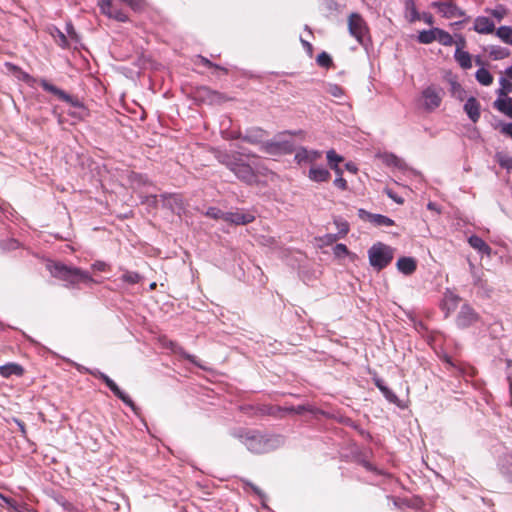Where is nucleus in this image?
<instances>
[{
  "label": "nucleus",
  "instance_id": "1",
  "mask_svg": "<svg viewBox=\"0 0 512 512\" xmlns=\"http://www.w3.org/2000/svg\"><path fill=\"white\" fill-rule=\"evenodd\" d=\"M238 439L252 453H267L282 445L281 436L262 434L252 429H238L233 432Z\"/></svg>",
  "mask_w": 512,
  "mask_h": 512
},
{
  "label": "nucleus",
  "instance_id": "12",
  "mask_svg": "<svg viewBox=\"0 0 512 512\" xmlns=\"http://www.w3.org/2000/svg\"><path fill=\"white\" fill-rule=\"evenodd\" d=\"M477 314L469 305H463L457 315L456 323L458 327L466 328L477 321Z\"/></svg>",
  "mask_w": 512,
  "mask_h": 512
},
{
  "label": "nucleus",
  "instance_id": "11",
  "mask_svg": "<svg viewBox=\"0 0 512 512\" xmlns=\"http://www.w3.org/2000/svg\"><path fill=\"white\" fill-rule=\"evenodd\" d=\"M358 215L361 219L367 220L370 223L374 224L375 226L388 227L394 225V221L391 218L381 214H373L365 211L364 209H359Z\"/></svg>",
  "mask_w": 512,
  "mask_h": 512
},
{
  "label": "nucleus",
  "instance_id": "8",
  "mask_svg": "<svg viewBox=\"0 0 512 512\" xmlns=\"http://www.w3.org/2000/svg\"><path fill=\"white\" fill-rule=\"evenodd\" d=\"M93 376L98 377L102 379L106 385L110 388V390L117 396L119 399H121L126 405L131 407L132 409H135L134 403L131 400V398L125 394L120 388L117 386V384L109 378L106 374L100 372L99 370H91L89 371Z\"/></svg>",
  "mask_w": 512,
  "mask_h": 512
},
{
  "label": "nucleus",
  "instance_id": "64",
  "mask_svg": "<svg viewBox=\"0 0 512 512\" xmlns=\"http://www.w3.org/2000/svg\"><path fill=\"white\" fill-rule=\"evenodd\" d=\"M304 410H305L304 406H298L296 409H294V411L298 414L302 413Z\"/></svg>",
  "mask_w": 512,
  "mask_h": 512
},
{
  "label": "nucleus",
  "instance_id": "28",
  "mask_svg": "<svg viewBox=\"0 0 512 512\" xmlns=\"http://www.w3.org/2000/svg\"><path fill=\"white\" fill-rule=\"evenodd\" d=\"M0 374L3 377L20 376L23 374V368L18 364L9 363L0 367Z\"/></svg>",
  "mask_w": 512,
  "mask_h": 512
},
{
  "label": "nucleus",
  "instance_id": "45",
  "mask_svg": "<svg viewBox=\"0 0 512 512\" xmlns=\"http://www.w3.org/2000/svg\"><path fill=\"white\" fill-rule=\"evenodd\" d=\"M328 92L336 97V98H340L343 96V89L341 87H339L338 85H330L329 88H328Z\"/></svg>",
  "mask_w": 512,
  "mask_h": 512
},
{
  "label": "nucleus",
  "instance_id": "35",
  "mask_svg": "<svg viewBox=\"0 0 512 512\" xmlns=\"http://www.w3.org/2000/svg\"><path fill=\"white\" fill-rule=\"evenodd\" d=\"M489 56L493 60H502L509 56V51L500 46H491L489 49Z\"/></svg>",
  "mask_w": 512,
  "mask_h": 512
},
{
  "label": "nucleus",
  "instance_id": "23",
  "mask_svg": "<svg viewBox=\"0 0 512 512\" xmlns=\"http://www.w3.org/2000/svg\"><path fill=\"white\" fill-rule=\"evenodd\" d=\"M380 158L382 162L387 166H392L401 170L407 168L406 162L402 158L396 156L393 153H383L382 155H380Z\"/></svg>",
  "mask_w": 512,
  "mask_h": 512
},
{
  "label": "nucleus",
  "instance_id": "29",
  "mask_svg": "<svg viewBox=\"0 0 512 512\" xmlns=\"http://www.w3.org/2000/svg\"><path fill=\"white\" fill-rule=\"evenodd\" d=\"M216 159L223 165H225L229 170L237 161V157L235 155H231L225 151H216L215 153Z\"/></svg>",
  "mask_w": 512,
  "mask_h": 512
},
{
  "label": "nucleus",
  "instance_id": "48",
  "mask_svg": "<svg viewBox=\"0 0 512 512\" xmlns=\"http://www.w3.org/2000/svg\"><path fill=\"white\" fill-rule=\"evenodd\" d=\"M385 193L387 196L395 201L398 204H402L404 202L403 198L399 197L396 193H394L391 189H385Z\"/></svg>",
  "mask_w": 512,
  "mask_h": 512
},
{
  "label": "nucleus",
  "instance_id": "14",
  "mask_svg": "<svg viewBox=\"0 0 512 512\" xmlns=\"http://www.w3.org/2000/svg\"><path fill=\"white\" fill-rule=\"evenodd\" d=\"M473 29L479 34H491L495 30V24L489 17L478 16L474 20Z\"/></svg>",
  "mask_w": 512,
  "mask_h": 512
},
{
  "label": "nucleus",
  "instance_id": "47",
  "mask_svg": "<svg viewBox=\"0 0 512 512\" xmlns=\"http://www.w3.org/2000/svg\"><path fill=\"white\" fill-rule=\"evenodd\" d=\"M110 18H114L120 22H126L128 20L127 15L117 9L114 10L113 15H111Z\"/></svg>",
  "mask_w": 512,
  "mask_h": 512
},
{
  "label": "nucleus",
  "instance_id": "16",
  "mask_svg": "<svg viewBox=\"0 0 512 512\" xmlns=\"http://www.w3.org/2000/svg\"><path fill=\"white\" fill-rule=\"evenodd\" d=\"M469 245L475 249L481 255H485L487 257H491L492 249L491 247L479 236L472 235L468 238Z\"/></svg>",
  "mask_w": 512,
  "mask_h": 512
},
{
  "label": "nucleus",
  "instance_id": "57",
  "mask_svg": "<svg viewBox=\"0 0 512 512\" xmlns=\"http://www.w3.org/2000/svg\"><path fill=\"white\" fill-rule=\"evenodd\" d=\"M202 92H203L205 95L209 96V98H210V100H211V101H212V100L215 98V96H216V93H215V92H212V91H210V90H209V89H207V88H204V89L202 90Z\"/></svg>",
  "mask_w": 512,
  "mask_h": 512
},
{
  "label": "nucleus",
  "instance_id": "2",
  "mask_svg": "<svg viewBox=\"0 0 512 512\" xmlns=\"http://www.w3.org/2000/svg\"><path fill=\"white\" fill-rule=\"evenodd\" d=\"M46 267L53 277L66 282L67 285L75 286L79 283H94L91 275L80 268L53 261L47 262Z\"/></svg>",
  "mask_w": 512,
  "mask_h": 512
},
{
  "label": "nucleus",
  "instance_id": "42",
  "mask_svg": "<svg viewBox=\"0 0 512 512\" xmlns=\"http://www.w3.org/2000/svg\"><path fill=\"white\" fill-rule=\"evenodd\" d=\"M206 216L213 218V219H223V215H225V212H222L220 209L215 207H210L206 211Z\"/></svg>",
  "mask_w": 512,
  "mask_h": 512
},
{
  "label": "nucleus",
  "instance_id": "32",
  "mask_svg": "<svg viewBox=\"0 0 512 512\" xmlns=\"http://www.w3.org/2000/svg\"><path fill=\"white\" fill-rule=\"evenodd\" d=\"M496 35L504 43L512 45V27H510V26H500L496 30Z\"/></svg>",
  "mask_w": 512,
  "mask_h": 512
},
{
  "label": "nucleus",
  "instance_id": "44",
  "mask_svg": "<svg viewBox=\"0 0 512 512\" xmlns=\"http://www.w3.org/2000/svg\"><path fill=\"white\" fill-rule=\"evenodd\" d=\"M451 92L454 96L461 98L462 94L464 93V90L460 83H458L457 81H452L451 82Z\"/></svg>",
  "mask_w": 512,
  "mask_h": 512
},
{
  "label": "nucleus",
  "instance_id": "20",
  "mask_svg": "<svg viewBox=\"0 0 512 512\" xmlns=\"http://www.w3.org/2000/svg\"><path fill=\"white\" fill-rule=\"evenodd\" d=\"M396 267L404 275H411L417 268V262L412 257H401L397 260Z\"/></svg>",
  "mask_w": 512,
  "mask_h": 512
},
{
  "label": "nucleus",
  "instance_id": "61",
  "mask_svg": "<svg viewBox=\"0 0 512 512\" xmlns=\"http://www.w3.org/2000/svg\"><path fill=\"white\" fill-rule=\"evenodd\" d=\"M182 355L188 359L190 362L195 363V357L186 353H182Z\"/></svg>",
  "mask_w": 512,
  "mask_h": 512
},
{
  "label": "nucleus",
  "instance_id": "62",
  "mask_svg": "<svg viewBox=\"0 0 512 512\" xmlns=\"http://www.w3.org/2000/svg\"><path fill=\"white\" fill-rule=\"evenodd\" d=\"M389 401L395 402L397 399L396 395L392 392V394H388V396H385Z\"/></svg>",
  "mask_w": 512,
  "mask_h": 512
},
{
  "label": "nucleus",
  "instance_id": "46",
  "mask_svg": "<svg viewBox=\"0 0 512 512\" xmlns=\"http://www.w3.org/2000/svg\"><path fill=\"white\" fill-rule=\"evenodd\" d=\"M334 185L341 190H345L347 188V182L342 175H337L334 180Z\"/></svg>",
  "mask_w": 512,
  "mask_h": 512
},
{
  "label": "nucleus",
  "instance_id": "58",
  "mask_svg": "<svg viewBox=\"0 0 512 512\" xmlns=\"http://www.w3.org/2000/svg\"><path fill=\"white\" fill-rule=\"evenodd\" d=\"M328 242L336 241L339 237L338 234H328L327 236Z\"/></svg>",
  "mask_w": 512,
  "mask_h": 512
},
{
  "label": "nucleus",
  "instance_id": "63",
  "mask_svg": "<svg viewBox=\"0 0 512 512\" xmlns=\"http://www.w3.org/2000/svg\"><path fill=\"white\" fill-rule=\"evenodd\" d=\"M505 74L512 79V65L505 70Z\"/></svg>",
  "mask_w": 512,
  "mask_h": 512
},
{
  "label": "nucleus",
  "instance_id": "25",
  "mask_svg": "<svg viewBox=\"0 0 512 512\" xmlns=\"http://www.w3.org/2000/svg\"><path fill=\"white\" fill-rule=\"evenodd\" d=\"M265 136V132L259 128H253L247 130L242 139L251 144H260L262 143Z\"/></svg>",
  "mask_w": 512,
  "mask_h": 512
},
{
  "label": "nucleus",
  "instance_id": "52",
  "mask_svg": "<svg viewBox=\"0 0 512 512\" xmlns=\"http://www.w3.org/2000/svg\"><path fill=\"white\" fill-rule=\"evenodd\" d=\"M106 267V263L101 261H97L92 265V268L98 271H105Z\"/></svg>",
  "mask_w": 512,
  "mask_h": 512
},
{
  "label": "nucleus",
  "instance_id": "38",
  "mask_svg": "<svg viewBox=\"0 0 512 512\" xmlns=\"http://www.w3.org/2000/svg\"><path fill=\"white\" fill-rule=\"evenodd\" d=\"M98 5L103 14L108 17L113 15L115 9L113 8L112 0H99Z\"/></svg>",
  "mask_w": 512,
  "mask_h": 512
},
{
  "label": "nucleus",
  "instance_id": "59",
  "mask_svg": "<svg viewBox=\"0 0 512 512\" xmlns=\"http://www.w3.org/2000/svg\"><path fill=\"white\" fill-rule=\"evenodd\" d=\"M18 247V242L16 240H10V243H9V249H15Z\"/></svg>",
  "mask_w": 512,
  "mask_h": 512
},
{
  "label": "nucleus",
  "instance_id": "13",
  "mask_svg": "<svg viewBox=\"0 0 512 512\" xmlns=\"http://www.w3.org/2000/svg\"><path fill=\"white\" fill-rule=\"evenodd\" d=\"M322 157V152L318 150H308L304 147L299 148L295 154V160L299 163H314Z\"/></svg>",
  "mask_w": 512,
  "mask_h": 512
},
{
  "label": "nucleus",
  "instance_id": "4",
  "mask_svg": "<svg viewBox=\"0 0 512 512\" xmlns=\"http://www.w3.org/2000/svg\"><path fill=\"white\" fill-rule=\"evenodd\" d=\"M443 90L437 86L431 85L422 91V106L427 111H433L438 108L442 102Z\"/></svg>",
  "mask_w": 512,
  "mask_h": 512
},
{
  "label": "nucleus",
  "instance_id": "15",
  "mask_svg": "<svg viewBox=\"0 0 512 512\" xmlns=\"http://www.w3.org/2000/svg\"><path fill=\"white\" fill-rule=\"evenodd\" d=\"M498 468L501 475L509 482H512V453L504 454L499 458Z\"/></svg>",
  "mask_w": 512,
  "mask_h": 512
},
{
  "label": "nucleus",
  "instance_id": "19",
  "mask_svg": "<svg viewBox=\"0 0 512 512\" xmlns=\"http://www.w3.org/2000/svg\"><path fill=\"white\" fill-rule=\"evenodd\" d=\"M254 217L251 214H245L242 212H226L223 215V220L236 225H244L252 222Z\"/></svg>",
  "mask_w": 512,
  "mask_h": 512
},
{
  "label": "nucleus",
  "instance_id": "6",
  "mask_svg": "<svg viewBox=\"0 0 512 512\" xmlns=\"http://www.w3.org/2000/svg\"><path fill=\"white\" fill-rule=\"evenodd\" d=\"M348 29L352 37L359 43H363V39L368 33V27L363 17L358 13H351L348 17Z\"/></svg>",
  "mask_w": 512,
  "mask_h": 512
},
{
  "label": "nucleus",
  "instance_id": "27",
  "mask_svg": "<svg viewBox=\"0 0 512 512\" xmlns=\"http://www.w3.org/2000/svg\"><path fill=\"white\" fill-rule=\"evenodd\" d=\"M494 107L502 112L503 114L507 115L508 117L512 118V97L511 98H498L494 102Z\"/></svg>",
  "mask_w": 512,
  "mask_h": 512
},
{
  "label": "nucleus",
  "instance_id": "55",
  "mask_svg": "<svg viewBox=\"0 0 512 512\" xmlns=\"http://www.w3.org/2000/svg\"><path fill=\"white\" fill-rule=\"evenodd\" d=\"M346 169L352 173H356L357 172V167L355 166L354 163L352 162H349V163H346L345 165Z\"/></svg>",
  "mask_w": 512,
  "mask_h": 512
},
{
  "label": "nucleus",
  "instance_id": "31",
  "mask_svg": "<svg viewBox=\"0 0 512 512\" xmlns=\"http://www.w3.org/2000/svg\"><path fill=\"white\" fill-rule=\"evenodd\" d=\"M438 28L423 30L418 35V41L422 44H430L436 41V32Z\"/></svg>",
  "mask_w": 512,
  "mask_h": 512
},
{
  "label": "nucleus",
  "instance_id": "41",
  "mask_svg": "<svg viewBox=\"0 0 512 512\" xmlns=\"http://www.w3.org/2000/svg\"><path fill=\"white\" fill-rule=\"evenodd\" d=\"M317 64L322 67H329L332 63V59L329 54L322 52L317 56Z\"/></svg>",
  "mask_w": 512,
  "mask_h": 512
},
{
  "label": "nucleus",
  "instance_id": "18",
  "mask_svg": "<svg viewBox=\"0 0 512 512\" xmlns=\"http://www.w3.org/2000/svg\"><path fill=\"white\" fill-rule=\"evenodd\" d=\"M464 111L469 119L476 123L480 118V104L475 97H470L464 104Z\"/></svg>",
  "mask_w": 512,
  "mask_h": 512
},
{
  "label": "nucleus",
  "instance_id": "53",
  "mask_svg": "<svg viewBox=\"0 0 512 512\" xmlns=\"http://www.w3.org/2000/svg\"><path fill=\"white\" fill-rule=\"evenodd\" d=\"M14 422L17 424V426L19 427V430L22 434V436H26V428H25V424L20 421L19 419H14Z\"/></svg>",
  "mask_w": 512,
  "mask_h": 512
},
{
  "label": "nucleus",
  "instance_id": "54",
  "mask_svg": "<svg viewBox=\"0 0 512 512\" xmlns=\"http://www.w3.org/2000/svg\"><path fill=\"white\" fill-rule=\"evenodd\" d=\"M454 43L456 44V48L460 47L463 50V48L466 45V40H465V38L463 36L460 35L458 37V39L456 41H454Z\"/></svg>",
  "mask_w": 512,
  "mask_h": 512
},
{
  "label": "nucleus",
  "instance_id": "60",
  "mask_svg": "<svg viewBox=\"0 0 512 512\" xmlns=\"http://www.w3.org/2000/svg\"><path fill=\"white\" fill-rule=\"evenodd\" d=\"M427 208L429 210L438 211L437 210V205L435 203H433V202H429L428 205H427Z\"/></svg>",
  "mask_w": 512,
  "mask_h": 512
},
{
  "label": "nucleus",
  "instance_id": "5",
  "mask_svg": "<svg viewBox=\"0 0 512 512\" xmlns=\"http://www.w3.org/2000/svg\"><path fill=\"white\" fill-rule=\"evenodd\" d=\"M293 142L280 135L277 139L261 144V150L270 155L287 154L293 150Z\"/></svg>",
  "mask_w": 512,
  "mask_h": 512
},
{
  "label": "nucleus",
  "instance_id": "36",
  "mask_svg": "<svg viewBox=\"0 0 512 512\" xmlns=\"http://www.w3.org/2000/svg\"><path fill=\"white\" fill-rule=\"evenodd\" d=\"M51 35L54 37L55 41L59 46H61L62 48L68 47L67 36L61 30H59L58 28H54L51 32Z\"/></svg>",
  "mask_w": 512,
  "mask_h": 512
},
{
  "label": "nucleus",
  "instance_id": "30",
  "mask_svg": "<svg viewBox=\"0 0 512 512\" xmlns=\"http://www.w3.org/2000/svg\"><path fill=\"white\" fill-rule=\"evenodd\" d=\"M475 78L480 84L484 86H489L493 82V76L487 69L483 67L476 71Z\"/></svg>",
  "mask_w": 512,
  "mask_h": 512
},
{
  "label": "nucleus",
  "instance_id": "9",
  "mask_svg": "<svg viewBox=\"0 0 512 512\" xmlns=\"http://www.w3.org/2000/svg\"><path fill=\"white\" fill-rule=\"evenodd\" d=\"M234 175L241 181L252 184L256 180V175L250 165L244 163L241 159H237L230 169Z\"/></svg>",
  "mask_w": 512,
  "mask_h": 512
},
{
  "label": "nucleus",
  "instance_id": "40",
  "mask_svg": "<svg viewBox=\"0 0 512 512\" xmlns=\"http://www.w3.org/2000/svg\"><path fill=\"white\" fill-rule=\"evenodd\" d=\"M121 279L129 284H136L140 281L141 276L136 272L126 271Z\"/></svg>",
  "mask_w": 512,
  "mask_h": 512
},
{
  "label": "nucleus",
  "instance_id": "24",
  "mask_svg": "<svg viewBox=\"0 0 512 512\" xmlns=\"http://www.w3.org/2000/svg\"><path fill=\"white\" fill-rule=\"evenodd\" d=\"M309 178L315 182H325L330 178L329 171L324 167L312 166L309 170Z\"/></svg>",
  "mask_w": 512,
  "mask_h": 512
},
{
  "label": "nucleus",
  "instance_id": "21",
  "mask_svg": "<svg viewBox=\"0 0 512 512\" xmlns=\"http://www.w3.org/2000/svg\"><path fill=\"white\" fill-rule=\"evenodd\" d=\"M459 301H460L459 296L454 294L451 291H447L444 294L442 308L445 311L446 316H448L451 312H453L456 309Z\"/></svg>",
  "mask_w": 512,
  "mask_h": 512
},
{
  "label": "nucleus",
  "instance_id": "56",
  "mask_svg": "<svg viewBox=\"0 0 512 512\" xmlns=\"http://www.w3.org/2000/svg\"><path fill=\"white\" fill-rule=\"evenodd\" d=\"M300 41H301V43H302L303 47H304V48H305L309 53H311V52H312V45H311L308 41H306V40H304V39H302V38L300 39Z\"/></svg>",
  "mask_w": 512,
  "mask_h": 512
},
{
  "label": "nucleus",
  "instance_id": "10",
  "mask_svg": "<svg viewBox=\"0 0 512 512\" xmlns=\"http://www.w3.org/2000/svg\"><path fill=\"white\" fill-rule=\"evenodd\" d=\"M438 8V12L447 19L465 17L466 13L453 2L434 3Z\"/></svg>",
  "mask_w": 512,
  "mask_h": 512
},
{
  "label": "nucleus",
  "instance_id": "22",
  "mask_svg": "<svg viewBox=\"0 0 512 512\" xmlns=\"http://www.w3.org/2000/svg\"><path fill=\"white\" fill-rule=\"evenodd\" d=\"M454 59L459 64V66L468 70L472 67V56L467 51L462 50L460 47H457L454 53Z\"/></svg>",
  "mask_w": 512,
  "mask_h": 512
},
{
  "label": "nucleus",
  "instance_id": "43",
  "mask_svg": "<svg viewBox=\"0 0 512 512\" xmlns=\"http://www.w3.org/2000/svg\"><path fill=\"white\" fill-rule=\"evenodd\" d=\"M333 252L336 257H344L348 254V248L344 244H336Z\"/></svg>",
  "mask_w": 512,
  "mask_h": 512
},
{
  "label": "nucleus",
  "instance_id": "34",
  "mask_svg": "<svg viewBox=\"0 0 512 512\" xmlns=\"http://www.w3.org/2000/svg\"><path fill=\"white\" fill-rule=\"evenodd\" d=\"M436 41L443 46H451L454 44L453 37L443 29L438 28L436 32Z\"/></svg>",
  "mask_w": 512,
  "mask_h": 512
},
{
  "label": "nucleus",
  "instance_id": "49",
  "mask_svg": "<svg viewBox=\"0 0 512 512\" xmlns=\"http://www.w3.org/2000/svg\"><path fill=\"white\" fill-rule=\"evenodd\" d=\"M501 132L512 138V123L503 124L501 126Z\"/></svg>",
  "mask_w": 512,
  "mask_h": 512
},
{
  "label": "nucleus",
  "instance_id": "7",
  "mask_svg": "<svg viewBox=\"0 0 512 512\" xmlns=\"http://www.w3.org/2000/svg\"><path fill=\"white\" fill-rule=\"evenodd\" d=\"M93 376L98 377L102 379L106 385L110 388V390L117 396L119 399H121L126 405L131 407L132 409H135L134 403L131 400V398L125 394L120 388L117 386V384L109 378L106 374L100 372L99 370H91L89 371Z\"/></svg>",
  "mask_w": 512,
  "mask_h": 512
},
{
  "label": "nucleus",
  "instance_id": "33",
  "mask_svg": "<svg viewBox=\"0 0 512 512\" xmlns=\"http://www.w3.org/2000/svg\"><path fill=\"white\" fill-rule=\"evenodd\" d=\"M495 159L502 168L506 169L508 172L512 171V157L511 156H509L503 152H498L495 155Z\"/></svg>",
  "mask_w": 512,
  "mask_h": 512
},
{
  "label": "nucleus",
  "instance_id": "3",
  "mask_svg": "<svg viewBox=\"0 0 512 512\" xmlns=\"http://www.w3.org/2000/svg\"><path fill=\"white\" fill-rule=\"evenodd\" d=\"M394 251V248L382 242L373 244L368 250L370 265L378 271L384 269L392 262Z\"/></svg>",
  "mask_w": 512,
  "mask_h": 512
},
{
  "label": "nucleus",
  "instance_id": "39",
  "mask_svg": "<svg viewBox=\"0 0 512 512\" xmlns=\"http://www.w3.org/2000/svg\"><path fill=\"white\" fill-rule=\"evenodd\" d=\"M499 83L500 88L498 90V95L500 98L508 95L512 91V84L506 78H500Z\"/></svg>",
  "mask_w": 512,
  "mask_h": 512
},
{
  "label": "nucleus",
  "instance_id": "17",
  "mask_svg": "<svg viewBox=\"0 0 512 512\" xmlns=\"http://www.w3.org/2000/svg\"><path fill=\"white\" fill-rule=\"evenodd\" d=\"M40 85H41V87L45 91L50 92V93L56 95L59 99H61L63 101H66V102H69V103H72L74 106H79L78 102H73V100H72L70 95H68L66 92H64L63 90L59 89L58 87L50 84L48 81L42 79L40 81Z\"/></svg>",
  "mask_w": 512,
  "mask_h": 512
},
{
  "label": "nucleus",
  "instance_id": "50",
  "mask_svg": "<svg viewBox=\"0 0 512 512\" xmlns=\"http://www.w3.org/2000/svg\"><path fill=\"white\" fill-rule=\"evenodd\" d=\"M66 32L68 34V36L71 38V39H76L77 38V34L72 26V24H67L66 25Z\"/></svg>",
  "mask_w": 512,
  "mask_h": 512
},
{
  "label": "nucleus",
  "instance_id": "37",
  "mask_svg": "<svg viewBox=\"0 0 512 512\" xmlns=\"http://www.w3.org/2000/svg\"><path fill=\"white\" fill-rule=\"evenodd\" d=\"M334 224L338 230V235L340 237H344L349 232V224L346 220L342 218H335Z\"/></svg>",
  "mask_w": 512,
  "mask_h": 512
},
{
  "label": "nucleus",
  "instance_id": "26",
  "mask_svg": "<svg viewBox=\"0 0 512 512\" xmlns=\"http://www.w3.org/2000/svg\"><path fill=\"white\" fill-rule=\"evenodd\" d=\"M326 157L330 168L336 173V175H342L339 163L343 161V157L338 155L333 149L327 151Z\"/></svg>",
  "mask_w": 512,
  "mask_h": 512
},
{
  "label": "nucleus",
  "instance_id": "51",
  "mask_svg": "<svg viewBox=\"0 0 512 512\" xmlns=\"http://www.w3.org/2000/svg\"><path fill=\"white\" fill-rule=\"evenodd\" d=\"M376 386L383 392L384 396H388V394H392V392L384 386L380 380L376 381Z\"/></svg>",
  "mask_w": 512,
  "mask_h": 512
}]
</instances>
